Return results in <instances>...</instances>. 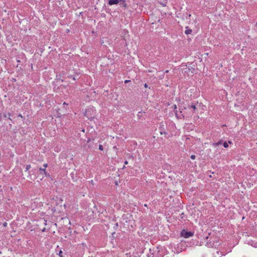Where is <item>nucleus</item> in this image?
Here are the masks:
<instances>
[{
  "label": "nucleus",
  "mask_w": 257,
  "mask_h": 257,
  "mask_svg": "<svg viewBox=\"0 0 257 257\" xmlns=\"http://www.w3.org/2000/svg\"><path fill=\"white\" fill-rule=\"evenodd\" d=\"M222 143V140H219L218 142L217 143H213L212 144L213 146H214V147H217V146L219 145H221V144Z\"/></svg>",
  "instance_id": "6e6552de"
},
{
  "label": "nucleus",
  "mask_w": 257,
  "mask_h": 257,
  "mask_svg": "<svg viewBox=\"0 0 257 257\" xmlns=\"http://www.w3.org/2000/svg\"><path fill=\"white\" fill-rule=\"evenodd\" d=\"M45 230V228H44L43 230H42V231H44Z\"/></svg>",
  "instance_id": "2f4dec72"
},
{
  "label": "nucleus",
  "mask_w": 257,
  "mask_h": 257,
  "mask_svg": "<svg viewBox=\"0 0 257 257\" xmlns=\"http://www.w3.org/2000/svg\"><path fill=\"white\" fill-rule=\"evenodd\" d=\"M172 107L174 109V112L176 116V117L178 118H181V116H183V114H181V115H179V114L178 113V111L177 110H176L177 109V105L176 104H174L172 106Z\"/></svg>",
  "instance_id": "39448f33"
},
{
  "label": "nucleus",
  "mask_w": 257,
  "mask_h": 257,
  "mask_svg": "<svg viewBox=\"0 0 257 257\" xmlns=\"http://www.w3.org/2000/svg\"><path fill=\"white\" fill-rule=\"evenodd\" d=\"M197 105H198V102H197L196 103H192L191 104H189L188 105V108L189 109H192V112L195 113L198 110V109L196 106Z\"/></svg>",
  "instance_id": "20e7f679"
},
{
  "label": "nucleus",
  "mask_w": 257,
  "mask_h": 257,
  "mask_svg": "<svg viewBox=\"0 0 257 257\" xmlns=\"http://www.w3.org/2000/svg\"><path fill=\"white\" fill-rule=\"evenodd\" d=\"M36 171V169H34V170H33L32 171H33V172H35Z\"/></svg>",
  "instance_id": "c85d7f7f"
},
{
  "label": "nucleus",
  "mask_w": 257,
  "mask_h": 257,
  "mask_svg": "<svg viewBox=\"0 0 257 257\" xmlns=\"http://www.w3.org/2000/svg\"><path fill=\"white\" fill-rule=\"evenodd\" d=\"M186 30H185V33L186 34V35H189V34H191L192 31L191 29H188V27H186Z\"/></svg>",
  "instance_id": "0eeeda50"
},
{
  "label": "nucleus",
  "mask_w": 257,
  "mask_h": 257,
  "mask_svg": "<svg viewBox=\"0 0 257 257\" xmlns=\"http://www.w3.org/2000/svg\"><path fill=\"white\" fill-rule=\"evenodd\" d=\"M2 119V114L0 113V121H1Z\"/></svg>",
  "instance_id": "aec40b11"
},
{
  "label": "nucleus",
  "mask_w": 257,
  "mask_h": 257,
  "mask_svg": "<svg viewBox=\"0 0 257 257\" xmlns=\"http://www.w3.org/2000/svg\"><path fill=\"white\" fill-rule=\"evenodd\" d=\"M191 16V14H189V15H188L189 17H190Z\"/></svg>",
  "instance_id": "473e14b6"
},
{
  "label": "nucleus",
  "mask_w": 257,
  "mask_h": 257,
  "mask_svg": "<svg viewBox=\"0 0 257 257\" xmlns=\"http://www.w3.org/2000/svg\"><path fill=\"white\" fill-rule=\"evenodd\" d=\"M117 225H118V223H116V226H117Z\"/></svg>",
  "instance_id": "c9c22d12"
},
{
  "label": "nucleus",
  "mask_w": 257,
  "mask_h": 257,
  "mask_svg": "<svg viewBox=\"0 0 257 257\" xmlns=\"http://www.w3.org/2000/svg\"><path fill=\"white\" fill-rule=\"evenodd\" d=\"M3 225H4V226H5V227H6V226H7V222H4V223H3Z\"/></svg>",
  "instance_id": "a211bd4d"
},
{
  "label": "nucleus",
  "mask_w": 257,
  "mask_h": 257,
  "mask_svg": "<svg viewBox=\"0 0 257 257\" xmlns=\"http://www.w3.org/2000/svg\"><path fill=\"white\" fill-rule=\"evenodd\" d=\"M72 79H73L74 80H76V78H75L74 77H72Z\"/></svg>",
  "instance_id": "a878e982"
},
{
  "label": "nucleus",
  "mask_w": 257,
  "mask_h": 257,
  "mask_svg": "<svg viewBox=\"0 0 257 257\" xmlns=\"http://www.w3.org/2000/svg\"><path fill=\"white\" fill-rule=\"evenodd\" d=\"M216 253H217V254H218V255L221 254V256H222V255H224V254H222L221 252L217 251V252H216Z\"/></svg>",
  "instance_id": "4468645a"
},
{
  "label": "nucleus",
  "mask_w": 257,
  "mask_h": 257,
  "mask_svg": "<svg viewBox=\"0 0 257 257\" xmlns=\"http://www.w3.org/2000/svg\"><path fill=\"white\" fill-rule=\"evenodd\" d=\"M68 77H69V78H72L73 77H72V75H70V76H68Z\"/></svg>",
  "instance_id": "393cba45"
},
{
  "label": "nucleus",
  "mask_w": 257,
  "mask_h": 257,
  "mask_svg": "<svg viewBox=\"0 0 257 257\" xmlns=\"http://www.w3.org/2000/svg\"><path fill=\"white\" fill-rule=\"evenodd\" d=\"M99 149L101 151L103 150V147L102 145H99Z\"/></svg>",
  "instance_id": "f8f14e48"
},
{
  "label": "nucleus",
  "mask_w": 257,
  "mask_h": 257,
  "mask_svg": "<svg viewBox=\"0 0 257 257\" xmlns=\"http://www.w3.org/2000/svg\"><path fill=\"white\" fill-rule=\"evenodd\" d=\"M8 115H9V116H11V114L10 113H8Z\"/></svg>",
  "instance_id": "72a5a7b5"
},
{
  "label": "nucleus",
  "mask_w": 257,
  "mask_h": 257,
  "mask_svg": "<svg viewBox=\"0 0 257 257\" xmlns=\"http://www.w3.org/2000/svg\"><path fill=\"white\" fill-rule=\"evenodd\" d=\"M160 133L161 135H163V134L166 135L167 134V133L165 131H161Z\"/></svg>",
  "instance_id": "2eb2a0df"
},
{
  "label": "nucleus",
  "mask_w": 257,
  "mask_h": 257,
  "mask_svg": "<svg viewBox=\"0 0 257 257\" xmlns=\"http://www.w3.org/2000/svg\"><path fill=\"white\" fill-rule=\"evenodd\" d=\"M228 143L231 144H232V142L231 141H228Z\"/></svg>",
  "instance_id": "cd10ccee"
},
{
  "label": "nucleus",
  "mask_w": 257,
  "mask_h": 257,
  "mask_svg": "<svg viewBox=\"0 0 257 257\" xmlns=\"http://www.w3.org/2000/svg\"><path fill=\"white\" fill-rule=\"evenodd\" d=\"M144 87H145V88H148V85H147V84L145 83V84H144Z\"/></svg>",
  "instance_id": "6ab92c4d"
},
{
  "label": "nucleus",
  "mask_w": 257,
  "mask_h": 257,
  "mask_svg": "<svg viewBox=\"0 0 257 257\" xmlns=\"http://www.w3.org/2000/svg\"><path fill=\"white\" fill-rule=\"evenodd\" d=\"M29 177H31V174L29 173Z\"/></svg>",
  "instance_id": "f704fd0d"
},
{
  "label": "nucleus",
  "mask_w": 257,
  "mask_h": 257,
  "mask_svg": "<svg viewBox=\"0 0 257 257\" xmlns=\"http://www.w3.org/2000/svg\"><path fill=\"white\" fill-rule=\"evenodd\" d=\"M84 131H85V130H84V129H83V130H82V132H84Z\"/></svg>",
  "instance_id": "7c9ffc66"
},
{
  "label": "nucleus",
  "mask_w": 257,
  "mask_h": 257,
  "mask_svg": "<svg viewBox=\"0 0 257 257\" xmlns=\"http://www.w3.org/2000/svg\"><path fill=\"white\" fill-rule=\"evenodd\" d=\"M119 3H121V4L124 6L126 5L124 0H109L108 4L111 6L113 5L118 4Z\"/></svg>",
  "instance_id": "7ed1b4c3"
},
{
  "label": "nucleus",
  "mask_w": 257,
  "mask_h": 257,
  "mask_svg": "<svg viewBox=\"0 0 257 257\" xmlns=\"http://www.w3.org/2000/svg\"><path fill=\"white\" fill-rule=\"evenodd\" d=\"M128 82V80H125V81H124V83H127V82Z\"/></svg>",
  "instance_id": "5701e85b"
},
{
  "label": "nucleus",
  "mask_w": 257,
  "mask_h": 257,
  "mask_svg": "<svg viewBox=\"0 0 257 257\" xmlns=\"http://www.w3.org/2000/svg\"><path fill=\"white\" fill-rule=\"evenodd\" d=\"M223 147L225 148H227L228 147V143L227 142H224L223 144Z\"/></svg>",
  "instance_id": "9d476101"
},
{
  "label": "nucleus",
  "mask_w": 257,
  "mask_h": 257,
  "mask_svg": "<svg viewBox=\"0 0 257 257\" xmlns=\"http://www.w3.org/2000/svg\"><path fill=\"white\" fill-rule=\"evenodd\" d=\"M128 164V162H127V161H125L124 162V164L126 165V164Z\"/></svg>",
  "instance_id": "412c9836"
},
{
  "label": "nucleus",
  "mask_w": 257,
  "mask_h": 257,
  "mask_svg": "<svg viewBox=\"0 0 257 257\" xmlns=\"http://www.w3.org/2000/svg\"><path fill=\"white\" fill-rule=\"evenodd\" d=\"M185 245H186L185 242H184V243H181V244H180V245H179V246H180L181 247V249L182 250H184L185 249Z\"/></svg>",
  "instance_id": "1a4fd4ad"
},
{
  "label": "nucleus",
  "mask_w": 257,
  "mask_h": 257,
  "mask_svg": "<svg viewBox=\"0 0 257 257\" xmlns=\"http://www.w3.org/2000/svg\"><path fill=\"white\" fill-rule=\"evenodd\" d=\"M44 222H45L44 224H45V225H46L47 221H46V220H44Z\"/></svg>",
  "instance_id": "bb28decb"
},
{
  "label": "nucleus",
  "mask_w": 257,
  "mask_h": 257,
  "mask_svg": "<svg viewBox=\"0 0 257 257\" xmlns=\"http://www.w3.org/2000/svg\"><path fill=\"white\" fill-rule=\"evenodd\" d=\"M63 105H68V104H67L65 102H64L63 103Z\"/></svg>",
  "instance_id": "b1692460"
},
{
  "label": "nucleus",
  "mask_w": 257,
  "mask_h": 257,
  "mask_svg": "<svg viewBox=\"0 0 257 257\" xmlns=\"http://www.w3.org/2000/svg\"><path fill=\"white\" fill-rule=\"evenodd\" d=\"M181 236L187 238L192 237L194 235V232L188 231L185 229H183L181 231Z\"/></svg>",
  "instance_id": "f03ea898"
},
{
  "label": "nucleus",
  "mask_w": 257,
  "mask_h": 257,
  "mask_svg": "<svg viewBox=\"0 0 257 257\" xmlns=\"http://www.w3.org/2000/svg\"><path fill=\"white\" fill-rule=\"evenodd\" d=\"M255 25L257 26V23H256Z\"/></svg>",
  "instance_id": "e433bc0d"
},
{
  "label": "nucleus",
  "mask_w": 257,
  "mask_h": 257,
  "mask_svg": "<svg viewBox=\"0 0 257 257\" xmlns=\"http://www.w3.org/2000/svg\"><path fill=\"white\" fill-rule=\"evenodd\" d=\"M31 168V165H27L26 167V171H28Z\"/></svg>",
  "instance_id": "9b49d317"
},
{
  "label": "nucleus",
  "mask_w": 257,
  "mask_h": 257,
  "mask_svg": "<svg viewBox=\"0 0 257 257\" xmlns=\"http://www.w3.org/2000/svg\"><path fill=\"white\" fill-rule=\"evenodd\" d=\"M3 115V116L4 117H7V114L6 113H4Z\"/></svg>",
  "instance_id": "f3484780"
},
{
  "label": "nucleus",
  "mask_w": 257,
  "mask_h": 257,
  "mask_svg": "<svg viewBox=\"0 0 257 257\" xmlns=\"http://www.w3.org/2000/svg\"><path fill=\"white\" fill-rule=\"evenodd\" d=\"M47 166H48L47 164H44L43 165V167H44V169H46V168L47 167Z\"/></svg>",
  "instance_id": "dca6fc26"
},
{
  "label": "nucleus",
  "mask_w": 257,
  "mask_h": 257,
  "mask_svg": "<svg viewBox=\"0 0 257 257\" xmlns=\"http://www.w3.org/2000/svg\"><path fill=\"white\" fill-rule=\"evenodd\" d=\"M19 116H20V117H23V116H22V114H19Z\"/></svg>",
  "instance_id": "4be33fe9"
},
{
  "label": "nucleus",
  "mask_w": 257,
  "mask_h": 257,
  "mask_svg": "<svg viewBox=\"0 0 257 257\" xmlns=\"http://www.w3.org/2000/svg\"><path fill=\"white\" fill-rule=\"evenodd\" d=\"M191 159L192 160H194L196 158V156L194 155H192L190 157Z\"/></svg>",
  "instance_id": "ddd939ff"
},
{
  "label": "nucleus",
  "mask_w": 257,
  "mask_h": 257,
  "mask_svg": "<svg viewBox=\"0 0 257 257\" xmlns=\"http://www.w3.org/2000/svg\"><path fill=\"white\" fill-rule=\"evenodd\" d=\"M168 72H169V71H168V70H166V71H165V73H168Z\"/></svg>",
  "instance_id": "c756f323"
},
{
  "label": "nucleus",
  "mask_w": 257,
  "mask_h": 257,
  "mask_svg": "<svg viewBox=\"0 0 257 257\" xmlns=\"http://www.w3.org/2000/svg\"><path fill=\"white\" fill-rule=\"evenodd\" d=\"M39 170L40 171V173H43L46 177L50 176V175L48 173H47V172L46 171L45 169H42V168H40Z\"/></svg>",
  "instance_id": "423d86ee"
},
{
  "label": "nucleus",
  "mask_w": 257,
  "mask_h": 257,
  "mask_svg": "<svg viewBox=\"0 0 257 257\" xmlns=\"http://www.w3.org/2000/svg\"><path fill=\"white\" fill-rule=\"evenodd\" d=\"M150 253L153 255L152 257H163L164 256L163 253L159 247L154 248L153 249H150Z\"/></svg>",
  "instance_id": "f257e3e1"
}]
</instances>
